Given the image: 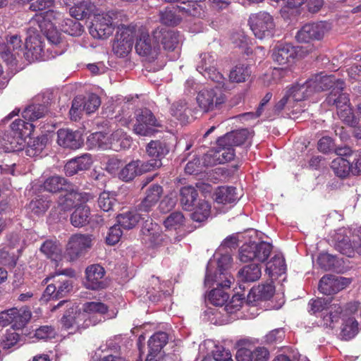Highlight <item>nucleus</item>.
I'll use <instances>...</instances> for the list:
<instances>
[{"label":"nucleus","mask_w":361,"mask_h":361,"mask_svg":"<svg viewBox=\"0 0 361 361\" xmlns=\"http://www.w3.org/2000/svg\"><path fill=\"white\" fill-rule=\"evenodd\" d=\"M93 163L90 154H84L71 159L64 166V172L67 176H72L80 171L88 170Z\"/></svg>","instance_id":"obj_23"},{"label":"nucleus","mask_w":361,"mask_h":361,"mask_svg":"<svg viewBox=\"0 0 361 361\" xmlns=\"http://www.w3.org/2000/svg\"><path fill=\"white\" fill-rule=\"evenodd\" d=\"M186 110V103L183 101L173 103L170 108L171 114L181 122H185L188 119L185 113Z\"/></svg>","instance_id":"obj_59"},{"label":"nucleus","mask_w":361,"mask_h":361,"mask_svg":"<svg viewBox=\"0 0 361 361\" xmlns=\"http://www.w3.org/2000/svg\"><path fill=\"white\" fill-rule=\"evenodd\" d=\"M197 70L204 77H208L214 81L219 82L222 78V75L216 72V60L211 54L204 53L200 55Z\"/></svg>","instance_id":"obj_18"},{"label":"nucleus","mask_w":361,"mask_h":361,"mask_svg":"<svg viewBox=\"0 0 361 361\" xmlns=\"http://www.w3.org/2000/svg\"><path fill=\"white\" fill-rule=\"evenodd\" d=\"M177 11H178V9H176V6L166 7L164 10L161 11L159 13L161 23L168 26L178 25L180 22L181 18L177 15Z\"/></svg>","instance_id":"obj_49"},{"label":"nucleus","mask_w":361,"mask_h":361,"mask_svg":"<svg viewBox=\"0 0 361 361\" xmlns=\"http://www.w3.org/2000/svg\"><path fill=\"white\" fill-rule=\"evenodd\" d=\"M145 216L147 218L149 216L138 212L137 207L135 211H129L118 215L117 221L123 228L130 230L137 225L140 219H145Z\"/></svg>","instance_id":"obj_29"},{"label":"nucleus","mask_w":361,"mask_h":361,"mask_svg":"<svg viewBox=\"0 0 361 361\" xmlns=\"http://www.w3.org/2000/svg\"><path fill=\"white\" fill-rule=\"evenodd\" d=\"M169 150L168 143L165 140H151L146 147L148 156L154 158V159L149 161H159V165L156 166V169L161 166V159L169 154Z\"/></svg>","instance_id":"obj_26"},{"label":"nucleus","mask_w":361,"mask_h":361,"mask_svg":"<svg viewBox=\"0 0 361 361\" xmlns=\"http://www.w3.org/2000/svg\"><path fill=\"white\" fill-rule=\"evenodd\" d=\"M359 307V302H350L345 305V307L343 308L339 304L333 303L329 304V312L324 316V324L333 329L334 327V323H337L340 318H346L349 315L355 314Z\"/></svg>","instance_id":"obj_8"},{"label":"nucleus","mask_w":361,"mask_h":361,"mask_svg":"<svg viewBox=\"0 0 361 361\" xmlns=\"http://www.w3.org/2000/svg\"><path fill=\"white\" fill-rule=\"evenodd\" d=\"M71 185L67 180L59 176H53L45 180L43 188L45 191L56 193L61 191H68Z\"/></svg>","instance_id":"obj_36"},{"label":"nucleus","mask_w":361,"mask_h":361,"mask_svg":"<svg viewBox=\"0 0 361 361\" xmlns=\"http://www.w3.org/2000/svg\"><path fill=\"white\" fill-rule=\"evenodd\" d=\"M331 168L335 175L341 178H345L350 173H352V165L350 161L343 157L334 159L331 164Z\"/></svg>","instance_id":"obj_43"},{"label":"nucleus","mask_w":361,"mask_h":361,"mask_svg":"<svg viewBox=\"0 0 361 361\" xmlns=\"http://www.w3.org/2000/svg\"><path fill=\"white\" fill-rule=\"evenodd\" d=\"M74 195V190L68 188L66 193L63 196L60 197L58 202V207L61 211H69L74 207L75 200H76L75 199Z\"/></svg>","instance_id":"obj_60"},{"label":"nucleus","mask_w":361,"mask_h":361,"mask_svg":"<svg viewBox=\"0 0 361 361\" xmlns=\"http://www.w3.org/2000/svg\"><path fill=\"white\" fill-rule=\"evenodd\" d=\"M164 189L161 185L158 183H153L147 187L145 191V197L141 202L137 205V211L144 212L147 215L152 212L154 207L159 202Z\"/></svg>","instance_id":"obj_11"},{"label":"nucleus","mask_w":361,"mask_h":361,"mask_svg":"<svg viewBox=\"0 0 361 361\" xmlns=\"http://www.w3.org/2000/svg\"><path fill=\"white\" fill-rule=\"evenodd\" d=\"M180 202L184 210L192 211L198 202V192L192 186H184L180 190Z\"/></svg>","instance_id":"obj_31"},{"label":"nucleus","mask_w":361,"mask_h":361,"mask_svg":"<svg viewBox=\"0 0 361 361\" xmlns=\"http://www.w3.org/2000/svg\"><path fill=\"white\" fill-rule=\"evenodd\" d=\"M297 56L295 47L290 44H280L275 47L272 54L273 59L279 65L293 63Z\"/></svg>","instance_id":"obj_27"},{"label":"nucleus","mask_w":361,"mask_h":361,"mask_svg":"<svg viewBox=\"0 0 361 361\" xmlns=\"http://www.w3.org/2000/svg\"><path fill=\"white\" fill-rule=\"evenodd\" d=\"M40 250L51 260L57 262L61 258L62 250L60 245L52 240H46L41 245Z\"/></svg>","instance_id":"obj_48"},{"label":"nucleus","mask_w":361,"mask_h":361,"mask_svg":"<svg viewBox=\"0 0 361 361\" xmlns=\"http://www.w3.org/2000/svg\"><path fill=\"white\" fill-rule=\"evenodd\" d=\"M272 249V245L265 241L258 243L255 242L246 243L239 250V259L245 263L252 260L264 262L270 256Z\"/></svg>","instance_id":"obj_1"},{"label":"nucleus","mask_w":361,"mask_h":361,"mask_svg":"<svg viewBox=\"0 0 361 361\" xmlns=\"http://www.w3.org/2000/svg\"><path fill=\"white\" fill-rule=\"evenodd\" d=\"M133 45V41L116 39L113 44V51L118 56L124 57L130 53Z\"/></svg>","instance_id":"obj_57"},{"label":"nucleus","mask_w":361,"mask_h":361,"mask_svg":"<svg viewBox=\"0 0 361 361\" xmlns=\"http://www.w3.org/2000/svg\"><path fill=\"white\" fill-rule=\"evenodd\" d=\"M225 94L219 89H204L197 96V102L204 112L220 109L226 102Z\"/></svg>","instance_id":"obj_5"},{"label":"nucleus","mask_w":361,"mask_h":361,"mask_svg":"<svg viewBox=\"0 0 361 361\" xmlns=\"http://www.w3.org/2000/svg\"><path fill=\"white\" fill-rule=\"evenodd\" d=\"M343 321L341 336L344 340L348 341L353 338L357 334L358 323L352 315H349Z\"/></svg>","instance_id":"obj_47"},{"label":"nucleus","mask_w":361,"mask_h":361,"mask_svg":"<svg viewBox=\"0 0 361 361\" xmlns=\"http://www.w3.org/2000/svg\"><path fill=\"white\" fill-rule=\"evenodd\" d=\"M350 279L343 276L325 275L319 281L318 289L324 295H330L344 289Z\"/></svg>","instance_id":"obj_12"},{"label":"nucleus","mask_w":361,"mask_h":361,"mask_svg":"<svg viewBox=\"0 0 361 361\" xmlns=\"http://www.w3.org/2000/svg\"><path fill=\"white\" fill-rule=\"evenodd\" d=\"M169 341L168 334L164 331L154 334L148 341L149 351L145 361H157V357Z\"/></svg>","instance_id":"obj_24"},{"label":"nucleus","mask_w":361,"mask_h":361,"mask_svg":"<svg viewBox=\"0 0 361 361\" xmlns=\"http://www.w3.org/2000/svg\"><path fill=\"white\" fill-rule=\"evenodd\" d=\"M27 54H31L33 60L44 59V51L42 42L37 37H30L25 42Z\"/></svg>","instance_id":"obj_46"},{"label":"nucleus","mask_w":361,"mask_h":361,"mask_svg":"<svg viewBox=\"0 0 361 361\" xmlns=\"http://www.w3.org/2000/svg\"><path fill=\"white\" fill-rule=\"evenodd\" d=\"M13 329H22L29 322L32 313L28 307H23L20 309L13 308Z\"/></svg>","instance_id":"obj_41"},{"label":"nucleus","mask_w":361,"mask_h":361,"mask_svg":"<svg viewBox=\"0 0 361 361\" xmlns=\"http://www.w3.org/2000/svg\"><path fill=\"white\" fill-rule=\"evenodd\" d=\"M92 235L76 233L68 240L66 252L71 261L75 260L92 247Z\"/></svg>","instance_id":"obj_9"},{"label":"nucleus","mask_w":361,"mask_h":361,"mask_svg":"<svg viewBox=\"0 0 361 361\" xmlns=\"http://www.w3.org/2000/svg\"><path fill=\"white\" fill-rule=\"evenodd\" d=\"M51 200L44 195H37L32 199L27 208L31 213L37 216L43 215L50 207Z\"/></svg>","instance_id":"obj_42"},{"label":"nucleus","mask_w":361,"mask_h":361,"mask_svg":"<svg viewBox=\"0 0 361 361\" xmlns=\"http://www.w3.org/2000/svg\"><path fill=\"white\" fill-rule=\"evenodd\" d=\"M23 4H30L29 10L35 12L40 11L36 13L30 20L32 25H37L42 32H47L54 27L50 21L47 20L44 16V10L54 6L56 0H19Z\"/></svg>","instance_id":"obj_4"},{"label":"nucleus","mask_w":361,"mask_h":361,"mask_svg":"<svg viewBox=\"0 0 361 361\" xmlns=\"http://www.w3.org/2000/svg\"><path fill=\"white\" fill-rule=\"evenodd\" d=\"M202 0H185L180 5L176 6L178 12L194 17H201L202 6L200 4Z\"/></svg>","instance_id":"obj_38"},{"label":"nucleus","mask_w":361,"mask_h":361,"mask_svg":"<svg viewBox=\"0 0 361 361\" xmlns=\"http://www.w3.org/2000/svg\"><path fill=\"white\" fill-rule=\"evenodd\" d=\"M345 82L343 80H338L337 86H335L326 99V102L329 106H336L337 111L348 106L350 104L348 94L343 93Z\"/></svg>","instance_id":"obj_20"},{"label":"nucleus","mask_w":361,"mask_h":361,"mask_svg":"<svg viewBox=\"0 0 361 361\" xmlns=\"http://www.w3.org/2000/svg\"><path fill=\"white\" fill-rule=\"evenodd\" d=\"M157 43L162 44L164 49L173 51L178 44V33L170 30H156L153 32Z\"/></svg>","instance_id":"obj_28"},{"label":"nucleus","mask_w":361,"mask_h":361,"mask_svg":"<svg viewBox=\"0 0 361 361\" xmlns=\"http://www.w3.org/2000/svg\"><path fill=\"white\" fill-rule=\"evenodd\" d=\"M229 295L220 287L212 290L209 294V299L212 304L215 306H223L228 300Z\"/></svg>","instance_id":"obj_53"},{"label":"nucleus","mask_w":361,"mask_h":361,"mask_svg":"<svg viewBox=\"0 0 361 361\" xmlns=\"http://www.w3.org/2000/svg\"><path fill=\"white\" fill-rule=\"evenodd\" d=\"M289 94V97L293 102V104L298 103V102L305 100L310 95L312 94L310 87H309L308 80L302 84L296 83L293 85L290 89L286 91Z\"/></svg>","instance_id":"obj_35"},{"label":"nucleus","mask_w":361,"mask_h":361,"mask_svg":"<svg viewBox=\"0 0 361 361\" xmlns=\"http://www.w3.org/2000/svg\"><path fill=\"white\" fill-rule=\"evenodd\" d=\"M70 7V15L77 20H82L94 14L96 6L92 0H65Z\"/></svg>","instance_id":"obj_14"},{"label":"nucleus","mask_w":361,"mask_h":361,"mask_svg":"<svg viewBox=\"0 0 361 361\" xmlns=\"http://www.w3.org/2000/svg\"><path fill=\"white\" fill-rule=\"evenodd\" d=\"M57 143L65 148L77 149L82 147L83 140L79 132L61 128L57 132Z\"/></svg>","instance_id":"obj_19"},{"label":"nucleus","mask_w":361,"mask_h":361,"mask_svg":"<svg viewBox=\"0 0 361 361\" xmlns=\"http://www.w3.org/2000/svg\"><path fill=\"white\" fill-rule=\"evenodd\" d=\"M116 202V200L114 195L109 192L104 191L101 192L98 198V205L104 212L113 210Z\"/></svg>","instance_id":"obj_56"},{"label":"nucleus","mask_w":361,"mask_h":361,"mask_svg":"<svg viewBox=\"0 0 361 361\" xmlns=\"http://www.w3.org/2000/svg\"><path fill=\"white\" fill-rule=\"evenodd\" d=\"M47 142V137L44 135L37 137L33 139L30 138L25 151L26 154L30 157L39 155L46 147Z\"/></svg>","instance_id":"obj_51"},{"label":"nucleus","mask_w":361,"mask_h":361,"mask_svg":"<svg viewBox=\"0 0 361 361\" xmlns=\"http://www.w3.org/2000/svg\"><path fill=\"white\" fill-rule=\"evenodd\" d=\"M185 217L180 212H172L164 221L167 229H177L183 225Z\"/></svg>","instance_id":"obj_58"},{"label":"nucleus","mask_w":361,"mask_h":361,"mask_svg":"<svg viewBox=\"0 0 361 361\" xmlns=\"http://www.w3.org/2000/svg\"><path fill=\"white\" fill-rule=\"evenodd\" d=\"M240 281L243 283L255 282L262 275V268L259 264L253 263L244 266L238 271Z\"/></svg>","instance_id":"obj_34"},{"label":"nucleus","mask_w":361,"mask_h":361,"mask_svg":"<svg viewBox=\"0 0 361 361\" xmlns=\"http://www.w3.org/2000/svg\"><path fill=\"white\" fill-rule=\"evenodd\" d=\"M78 20L67 18L64 20L63 30L71 36H80L84 32V27Z\"/></svg>","instance_id":"obj_54"},{"label":"nucleus","mask_w":361,"mask_h":361,"mask_svg":"<svg viewBox=\"0 0 361 361\" xmlns=\"http://www.w3.org/2000/svg\"><path fill=\"white\" fill-rule=\"evenodd\" d=\"M337 114L340 119L348 126H355L358 124V120L355 116L350 105L338 110Z\"/></svg>","instance_id":"obj_62"},{"label":"nucleus","mask_w":361,"mask_h":361,"mask_svg":"<svg viewBox=\"0 0 361 361\" xmlns=\"http://www.w3.org/2000/svg\"><path fill=\"white\" fill-rule=\"evenodd\" d=\"M116 25L108 14L98 15L92 23L90 33L94 37L106 39L113 33Z\"/></svg>","instance_id":"obj_13"},{"label":"nucleus","mask_w":361,"mask_h":361,"mask_svg":"<svg viewBox=\"0 0 361 361\" xmlns=\"http://www.w3.org/2000/svg\"><path fill=\"white\" fill-rule=\"evenodd\" d=\"M47 107L42 104H32L28 106L23 112V116L29 122L36 121L45 116Z\"/></svg>","instance_id":"obj_50"},{"label":"nucleus","mask_w":361,"mask_h":361,"mask_svg":"<svg viewBox=\"0 0 361 361\" xmlns=\"http://www.w3.org/2000/svg\"><path fill=\"white\" fill-rule=\"evenodd\" d=\"M192 211L191 219L197 222H202L210 216L211 206L205 200H199Z\"/></svg>","instance_id":"obj_45"},{"label":"nucleus","mask_w":361,"mask_h":361,"mask_svg":"<svg viewBox=\"0 0 361 361\" xmlns=\"http://www.w3.org/2000/svg\"><path fill=\"white\" fill-rule=\"evenodd\" d=\"M135 118L133 131L139 135H152L156 132V128L161 126L160 121L147 108L137 109L135 112Z\"/></svg>","instance_id":"obj_2"},{"label":"nucleus","mask_w":361,"mask_h":361,"mask_svg":"<svg viewBox=\"0 0 361 361\" xmlns=\"http://www.w3.org/2000/svg\"><path fill=\"white\" fill-rule=\"evenodd\" d=\"M46 36L49 47L47 48V51L49 52V56L54 58L64 53L67 49V43L61 37L60 33L54 27L43 32Z\"/></svg>","instance_id":"obj_21"},{"label":"nucleus","mask_w":361,"mask_h":361,"mask_svg":"<svg viewBox=\"0 0 361 361\" xmlns=\"http://www.w3.org/2000/svg\"><path fill=\"white\" fill-rule=\"evenodd\" d=\"M141 241L150 247H157L161 245L164 240V235L159 226L153 223L152 219L147 216L140 230Z\"/></svg>","instance_id":"obj_10"},{"label":"nucleus","mask_w":361,"mask_h":361,"mask_svg":"<svg viewBox=\"0 0 361 361\" xmlns=\"http://www.w3.org/2000/svg\"><path fill=\"white\" fill-rule=\"evenodd\" d=\"M56 334V332L54 326L51 325H44L36 329L34 337L38 340H48L54 338Z\"/></svg>","instance_id":"obj_63"},{"label":"nucleus","mask_w":361,"mask_h":361,"mask_svg":"<svg viewBox=\"0 0 361 361\" xmlns=\"http://www.w3.org/2000/svg\"><path fill=\"white\" fill-rule=\"evenodd\" d=\"M110 147L119 151L130 148L132 145L131 137L121 129L115 130L110 136Z\"/></svg>","instance_id":"obj_33"},{"label":"nucleus","mask_w":361,"mask_h":361,"mask_svg":"<svg viewBox=\"0 0 361 361\" xmlns=\"http://www.w3.org/2000/svg\"><path fill=\"white\" fill-rule=\"evenodd\" d=\"M3 140L4 141V148L8 152H16L22 149L25 142V140L10 130L4 133Z\"/></svg>","instance_id":"obj_40"},{"label":"nucleus","mask_w":361,"mask_h":361,"mask_svg":"<svg viewBox=\"0 0 361 361\" xmlns=\"http://www.w3.org/2000/svg\"><path fill=\"white\" fill-rule=\"evenodd\" d=\"M159 165V161H142L139 159L133 160L121 167L118 173V177L124 182H130L136 176L152 171Z\"/></svg>","instance_id":"obj_6"},{"label":"nucleus","mask_w":361,"mask_h":361,"mask_svg":"<svg viewBox=\"0 0 361 361\" xmlns=\"http://www.w3.org/2000/svg\"><path fill=\"white\" fill-rule=\"evenodd\" d=\"M251 71L249 66L245 65H237L230 72L229 78L230 80L235 82H245L247 78L250 75Z\"/></svg>","instance_id":"obj_52"},{"label":"nucleus","mask_w":361,"mask_h":361,"mask_svg":"<svg viewBox=\"0 0 361 361\" xmlns=\"http://www.w3.org/2000/svg\"><path fill=\"white\" fill-rule=\"evenodd\" d=\"M117 32L116 34V39L119 40L123 39V41L130 40L133 42L134 35L135 34L136 27L135 25H125L123 24L116 25Z\"/></svg>","instance_id":"obj_55"},{"label":"nucleus","mask_w":361,"mask_h":361,"mask_svg":"<svg viewBox=\"0 0 361 361\" xmlns=\"http://www.w3.org/2000/svg\"><path fill=\"white\" fill-rule=\"evenodd\" d=\"M324 31L325 26L322 22L307 23L298 31L295 38L300 43H308L312 40H320L324 37Z\"/></svg>","instance_id":"obj_15"},{"label":"nucleus","mask_w":361,"mask_h":361,"mask_svg":"<svg viewBox=\"0 0 361 361\" xmlns=\"http://www.w3.org/2000/svg\"><path fill=\"white\" fill-rule=\"evenodd\" d=\"M211 152L212 154H207L204 157V161L208 158H212L213 160L210 161L211 165L224 164L233 160L235 157L234 149L229 144L220 145L219 138L216 141V146Z\"/></svg>","instance_id":"obj_17"},{"label":"nucleus","mask_w":361,"mask_h":361,"mask_svg":"<svg viewBox=\"0 0 361 361\" xmlns=\"http://www.w3.org/2000/svg\"><path fill=\"white\" fill-rule=\"evenodd\" d=\"M105 270L99 264H92L88 266L85 270V286L92 290L103 289L106 287L104 279Z\"/></svg>","instance_id":"obj_16"},{"label":"nucleus","mask_w":361,"mask_h":361,"mask_svg":"<svg viewBox=\"0 0 361 361\" xmlns=\"http://www.w3.org/2000/svg\"><path fill=\"white\" fill-rule=\"evenodd\" d=\"M10 127L11 131L18 134L24 140L30 137L35 128V126L32 123L20 118L16 119L11 124Z\"/></svg>","instance_id":"obj_44"},{"label":"nucleus","mask_w":361,"mask_h":361,"mask_svg":"<svg viewBox=\"0 0 361 361\" xmlns=\"http://www.w3.org/2000/svg\"><path fill=\"white\" fill-rule=\"evenodd\" d=\"M334 247L348 257H355L357 255L361 256V238L357 234L347 235L338 233L335 236Z\"/></svg>","instance_id":"obj_7"},{"label":"nucleus","mask_w":361,"mask_h":361,"mask_svg":"<svg viewBox=\"0 0 361 361\" xmlns=\"http://www.w3.org/2000/svg\"><path fill=\"white\" fill-rule=\"evenodd\" d=\"M135 51L140 56H152L157 55L155 48L152 47V40L148 33L142 32L137 39L135 45Z\"/></svg>","instance_id":"obj_32"},{"label":"nucleus","mask_w":361,"mask_h":361,"mask_svg":"<svg viewBox=\"0 0 361 361\" xmlns=\"http://www.w3.org/2000/svg\"><path fill=\"white\" fill-rule=\"evenodd\" d=\"M338 80L334 75H323L322 73L317 74L308 79L309 87H310L312 93L330 89L331 90L335 86H337Z\"/></svg>","instance_id":"obj_25"},{"label":"nucleus","mask_w":361,"mask_h":361,"mask_svg":"<svg viewBox=\"0 0 361 361\" xmlns=\"http://www.w3.org/2000/svg\"><path fill=\"white\" fill-rule=\"evenodd\" d=\"M236 188L231 186L219 187L215 193V201L219 204H228L235 202L238 197Z\"/></svg>","instance_id":"obj_39"},{"label":"nucleus","mask_w":361,"mask_h":361,"mask_svg":"<svg viewBox=\"0 0 361 361\" xmlns=\"http://www.w3.org/2000/svg\"><path fill=\"white\" fill-rule=\"evenodd\" d=\"M101 100L99 97L94 93L88 95L87 99L83 102V110L87 114L94 112L100 106Z\"/></svg>","instance_id":"obj_64"},{"label":"nucleus","mask_w":361,"mask_h":361,"mask_svg":"<svg viewBox=\"0 0 361 361\" xmlns=\"http://www.w3.org/2000/svg\"><path fill=\"white\" fill-rule=\"evenodd\" d=\"M275 293V287L271 283L261 284L250 289L245 302L255 306L258 301L269 300Z\"/></svg>","instance_id":"obj_22"},{"label":"nucleus","mask_w":361,"mask_h":361,"mask_svg":"<svg viewBox=\"0 0 361 361\" xmlns=\"http://www.w3.org/2000/svg\"><path fill=\"white\" fill-rule=\"evenodd\" d=\"M90 216V207L87 205L80 204L72 213L71 223L74 227H82L89 223Z\"/></svg>","instance_id":"obj_37"},{"label":"nucleus","mask_w":361,"mask_h":361,"mask_svg":"<svg viewBox=\"0 0 361 361\" xmlns=\"http://www.w3.org/2000/svg\"><path fill=\"white\" fill-rule=\"evenodd\" d=\"M248 23L256 37L262 39L273 36L275 23L273 17L269 13L260 11L252 14Z\"/></svg>","instance_id":"obj_3"},{"label":"nucleus","mask_w":361,"mask_h":361,"mask_svg":"<svg viewBox=\"0 0 361 361\" xmlns=\"http://www.w3.org/2000/svg\"><path fill=\"white\" fill-rule=\"evenodd\" d=\"M249 135V130L246 128L231 131L219 137V145H226V144H229L233 148L234 146H240L244 144Z\"/></svg>","instance_id":"obj_30"},{"label":"nucleus","mask_w":361,"mask_h":361,"mask_svg":"<svg viewBox=\"0 0 361 361\" xmlns=\"http://www.w3.org/2000/svg\"><path fill=\"white\" fill-rule=\"evenodd\" d=\"M82 310L85 313L104 314L108 312L109 307L102 302H87L83 304Z\"/></svg>","instance_id":"obj_61"}]
</instances>
